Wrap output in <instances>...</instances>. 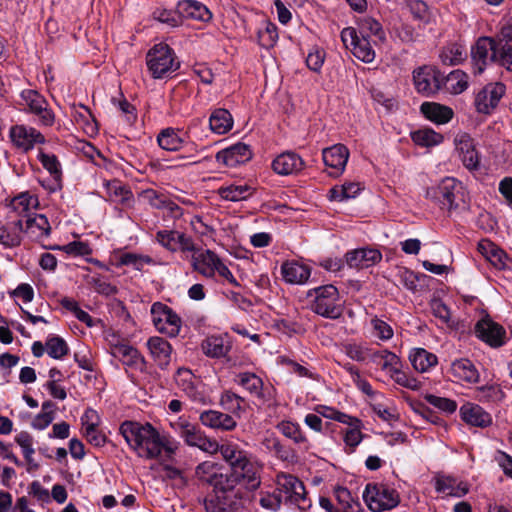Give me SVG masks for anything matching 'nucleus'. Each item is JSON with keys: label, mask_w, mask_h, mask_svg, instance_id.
<instances>
[{"label": "nucleus", "mask_w": 512, "mask_h": 512, "mask_svg": "<svg viewBox=\"0 0 512 512\" xmlns=\"http://www.w3.org/2000/svg\"><path fill=\"white\" fill-rule=\"evenodd\" d=\"M220 405L221 407L228 412V414L239 415L242 411V405L244 403V398L237 395L236 393L227 390L224 391L220 396Z\"/></svg>", "instance_id": "46"}, {"label": "nucleus", "mask_w": 512, "mask_h": 512, "mask_svg": "<svg viewBox=\"0 0 512 512\" xmlns=\"http://www.w3.org/2000/svg\"><path fill=\"white\" fill-rule=\"evenodd\" d=\"M51 227L47 217L43 214H37L32 218L26 220V227L23 232H26L32 237L40 238L49 236Z\"/></svg>", "instance_id": "40"}, {"label": "nucleus", "mask_w": 512, "mask_h": 512, "mask_svg": "<svg viewBox=\"0 0 512 512\" xmlns=\"http://www.w3.org/2000/svg\"><path fill=\"white\" fill-rule=\"evenodd\" d=\"M109 197L113 201H119L122 204H128L133 198L132 192L124 187L119 181L114 180L106 185Z\"/></svg>", "instance_id": "50"}, {"label": "nucleus", "mask_w": 512, "mask_h": 512, "mask_svg": "<svg viewBox=\"0 0 512 512\" xmlns=\"http://www.w3.org/2000/svg\"><path fill=\"white\" fill-rule=\"evenodd\" d=\"M147 347L160 369H166L171 360L172 346L170 343L158 336L148 339Z\"/></svg>", "instance_id": "26"}, {"label": "nucleus", "mask_w": 512, "mask_h": 512, "mask_svg": "<svg viewBox=\"0 0 512 512\" xmlns=\"http://www.w3.org/2000/svg\"><path fill=\"white\" fill-rule=\"evenodd\" d=\"M47 353L54 359H61L68 354L69 348L61 337L54 336L46 342Z\"/></svg>", "instance_id": "54"}, {"label": "nucleus", "mask_w": 512, "mask_h": 512, "mask_svg": "<svg viewBox=\"0 0 512 512\" xmlns=\"http://www.w3.org/2000/svg\"><path fill=\"white\" fill-rule=\"evenodd\" d=\"M371 325L373 327L375 335L383 341L390 340L393 337L392 327L385 321L374 317L371 319Z\"/></svg>", "instance_id": "62"}, {"label": "nucleus", "mask_w": 512, "mask_h": 512, "mask_svg": "<svg viewBox=\"0 0 512 512\" xmlns=\"http://www.w3.org/2000/svg\"><path fill=\"white\" fill-rule=\"evenodd\" d=\"M281 272L284 280L291 284H303L310 277L309 267L295 261L284 262Z\"/></svg>", "instance_id": "32"}, {"label": "nucleus", "mask_w": 512, "mask_h": 512, "mask_svg": "<svg viewBox=\"0 0 512 512\" xmlns=\"http://www.w3.org/2000/svg\"><path fill=\"white\" fill-rule=\"evenodd\" d=\"M38 159L42 166L50 173L55 181H59L61 178L60 163L54 154H47L43 151H39Z\"/></svg>", "instance_id": "52"}, {"label": "nucleus", "mask_w": 512, "mask_h": 512, "mask_svg": "<svg viewBox=\"0 0 512 512\" xmlns=\"http://www.w3.org/2000/svg\"><path fill=\"white\" fill-rule=\"evenodd\" d=\"M97 422H91L84 428L83 435L86 440L95 447H102L106 443V436L98 428Z\"/></svg>", "instance_id": "60"}, {"label": "nucleus", "mask_w": 512, "mask_h": 512, "mask_svg": "<svg viewBox=\"0 0 512 512\" xmlns=\"http://www.w3.org/2000/svg\"><path fill=\"white\" fill-rule=\"evenodd\" d=\"M253 189L249 185H230L227 187H221L218 190L219 195L222 199L228 201H242L252 195Z\"/></svg>", "instance_id": "42"}, {"label": "nucleus", "mask_w": 512, "mask_h": 512, "mask_svg": "<svg viewBox=\"0 0 512 512\" xmlns=\"http://www.w3.org/2000/svg\"><path fill=\"white\" fill-rule=\"evenodd\" d=\"M129 447L139 457L172 460L178 450V443L166 436H161L150 423L141 424L136 421H124L119 428Z\"/></svg>", "instance_id": "2"}, {"label": "nucleus", "mask_w": 512, "mask_h": 512, "mask_svg": "<svg viewBox=\"0 0 512 512\" xmlns=\"http://www.w3.org/2000/svg\"><path fill=\"white\" fill-rule=\"evenodd\" d=\"M221 259L211 250H205L192 257L193 268L205 277H214Z\"/></svg>", "instance_id": "29"}, {"label": "nucleus", "mask_w": 512, "mask_h": 512, "mask_svg": "<svg viewBox=\"0 0 512 512\" xmlns=\"http://www.w3.org/2000/svg\"><path fill=\"white\" fill-rule=\"evenodd\" d=\"M363 499L373 512L390 510L400 502L398 492L382 483H368L363 492Z\"/></svg>", "instance_id": "7"}, {"label": "nucleus", "mask_w": 512, "mask_h": 512, "mask_svg": "<svg viewBox=\"0 0 512 512\" xmlns=\"http://www.w3.org/2000/svg\"><path fill=\"white\" fill-rule=\"evenodd\" d=\"M175 381L178 387L187 394L195 392L194 375L189 369L179 368L175 375Z\"/></svg>", "instance_id": "58"}, {"label": "nucleus", "mask_w": 512, "mask_h": 512, "mask_svg": "<svg viewBox=\"0 0 512 512\" xmlns=\"http://www.w3.org/2000/svg\"><path fill=\"white\" fill-rule=\"evenodd\" d=\"M345 257L350 268L364 269L380 262L382 254L377 249L359 248L348 252Z\"/></svg>", "instance_id": "20"}, {"label": "nucleus", "mask_w": 512, "mask_h": 512, "mask_svg": "<svg viewBox=\"0 0 512 512\" xmlns=\"http://www.w3.org/2000/svg\"><path fill=\"white\" fill-rule=\"evenodd\" d=\"M21 98L29 111L38 116L39 122L44 126H51L54 123L55 115L48 107L46 99L36 90L27 89L22 91Z\"/></svg>", "instance_id": "13"}, {"label": "nucleus", "mask_w": 512, "mask_h": 512, "mask_svg": "<svg viewBox=\"0 0 512 512\" xmlns=\"http://www.w3.org/2000/svg\"><path fill=\"white\" fill-rule=\"evenodd\" d=\"M15 441L22 448L26 461L31 463L32 455L35 452L32 447V437L27 432H21L16 436Z\"/></svg>", "instance_id": "63"}, {"label": "nucleus", "mask_w": 512, "mask_h": 512, "mask_svg": "<svg viewBox=\"0 0 512 512\" xmlns=\"http://www.w3.org/2000/svg\"><path fill=\"white\" fill-rule=\"evenodd\" d=\"M441 61L445 65H456L465 58V52L462 46L450 44L440 54Z\"/></svg>", "instance_id": "51"}, {"label": "nucleus", "mask_w": 512, "mask_h": 512, "mask_svg": "<svg viewBox=\"0 0 512 512\" xmlns=\"http://www.w3.org/2000/svg\"><path fill=\"white\" fill-rule=\"evenodd\" d=\"M147 196L153 207L166 209L172 218L177 219L183 215L182 208L175 202L168 199H159L158 195L154 191H147Z\"/></svg>", "instance_id": "47"}, {"label": "nucleus", "mask_w": 512, "mask_h": 512, "mask_svg": "<svg viewBox=\"0 0 512 512\" xmlns=\"http://www.w3.org/2000/svg\"><path fill=\"white\" fill-rule=\"evenodd\" d=\"M159 146L167 151H177L182 147L183 140L173 128L163 129L158 137Z\"/></svg>", "instance_id": "45"}, {"label": "nucleus", "mask_w": 512, "mask_h": 512, "mask_svg": "<svg viewBox=\"0 0 512 512\" xmlns=\"http://www.w3.org/2000/svg\"><path fill=\"white\" fill-rule=\"evenodd\" d=\"M111 354L128 367L142 369L145 365L144 357L136 348L128 344L113 345L111 347Z\"/></svg>", "instance_id": "27"}, {"label": "nucleus", "mask_w": 512, "mask_h": 512, "mask_svg": "<svg viewBox=\"0 0 512 512\" xmlns=\"http://www.w3.org/2000/svg\"><path fill=\"white\" fill-rule=\"evenodd\" d=\"M304 167L302 158L294 152H284L272 162L273 170L279 175H290L300 172Z\"/></svg>", "instance_id": "25"}, {"label": "nucleus", "mask_w": 512, "mask_h": 512, "mask_svg": "<svg viewBox=\"0 0 512 512\" xmlns=\"http://www.w3.org/2000/svg\"><path fill=\"white\" fill-rule=\"evenodd\" d=\"M178 13L183 18L207 22L212 18L209 9L196 0H182L178 2Z\"/></svg>", "instance_id": "28"}, {"label": "nucleus", "mask_w": 512, "mask_h": 512, "mask_svg": "<svg viewBox=\"0 0 512 512\" xmlns=\"http://www.w3.org/2000/svg\"><path fill=\"white\" fill-rule=\"evenodd\" d=\"M311 309L318 315L336 319L342 315V307L339 304V292L333 285L320 286L315 289V299Z\"/></svg>", "instance_id": "9"}, {"label": "nucleus", "mask_w": 512, "mask_h": 512, "mask_svg": "<svg viewBox=\"0 0 512 512\" xmlns=\"http://www.w3.org/2000/svg\"><path fill=\"white\" fill-rule=\"evenodd\" d=\"M252 158V151L247 144L236 143L216 154V160L227 167H236L244 164Z\"/></svg>", "instance_id": "19"}, {"label": "nucleus", "mask_w": 512, "mask_h": 512, "mask_svg": "<svg viewBox=\"0 0 512 512\" xmlns=\"http://www.w3.org/2000/svg\"><path fill=\"white\" fill-rule=\"evenodd\" d=\"M343 352L352 360L362 362L366 359L368 349L356 343H347L343 345Z\"/></svg>", "instance_id": "64"}, {"label": "nucleus", "mask_w": 512, "mask_h": 512, "mask_svg": "<svg viewBox=\"0 0 512 512\" xmlns=\"http://www.w3.org/2000/svg\"><path fill=\"white\" fill-rule=\"evenodd\" d=\"M152 15L155 20L166 24L169 27H177L181 25V16L178 13V8L175 11L157 8Z\"/></svg>", "instance_id": "53"}, {"label": "nucleus", "mask_w": 512, "mask_h": 512, "mask_svg": "<svg viewBox=\"0 0 512 512\" xmlns=\"http://www.w3.org/2000/svg\"><path fill=\"white\" fill-rule=\"evenodd\" d=\"M334 494L338 503L342 506V512H362L360 503L352 497L347 488L336 486Z\"/></svg>", "instance_id": "44"}, {"label": "nucleus", "mask_w": 512, "mask_h": 512, "mask_svg": "<svg viewBox=\"0 0 512 512\" xmlns=\"http://www.w3.org/2000/svg\"><path fill=\"white\" fill-rule=\"evenodd\" d=\"M444 74L438 69L423 66L413 72V81L417 92L431 96L442 89Z\"/></svg>", "instance_id": "12"}, {"label": "nucleus", "mask_w": 512, "mask_h": 512, "mask_svg": "<svg viewBox=\"0 0 512 512\" xmlns=\"http://www.w3.org/2000/svg\"><path fill=\"white\" fill-rule=\"evenodd\" d=\"M424 399L432 406L447 414H452L457 409L456 401L449 398L439 397L433 394H426Z\"/></svg>", "instance_id": "59"}, {"label": "nucleus", "mask_w": 512, "mask_h": 512, "mask_svg": "<svg viewBox=\"0 0 512 512\" xmlns=\"http://www.w3.org/2000/svg\"><path fill=\"white\" fill-rule=\"evenodd\" d=\"M322 156L326 167L331 169L329 175L338 177L343 173L346 167L349 158V150L342 144H336L332 147L325 148Z\"/></svg>", "instance_id": "16"}, {"label": "nucleus", "mask_w": 512, "mask_h": 512, "mask_svg": "<svg viewBox=\"0 0 512 512\" xmlns=\"http://www.w3.org/2000/svg\"><path fill=\"white\" fill-rule=\"evenodd\" d=\"M152 322L156 329L168 335L176 337L179 335L182 320L179 315L169 306L161 302H155L151 306Z\"/></svg>", "instance_id": "10"}, {"label": "nucleus", "mask_w": 512, "mask_h": 512, "mask_svg": "<svg viewBox=\"0 0 512 512\" xmlns=\"http://www.w3.org/2000/svg\"><path fill=\"white\" fill-rule=\"evenodd\" d=\"M147 66L154 78H163L179 68L173 50L167 44H157L147 54Z\"/></svg>", "instance_id": "8"}, {"label": "nucleus", "mask_w": 512, "mask_h": 512, "mask_svg": "<svg viewBox=\"0 0 512 512\" xmlns=\"http://www.w3.org/2000/svg\"><path fill=\"white\" fill-rule=\"evenodd\" d=\"M10 138L15 146L28 151L37 143L45 142V137L35 128L25 125H15L10 129Z\"/></svg>", "instance_id": "17"}, {"label": "nucleus", "mask_w": 512, "mask_h": 512, "mask_svg": "<svg viewBox=\"0 0 512 512\" xmlns=\"http://www.w3.org/2000/svg\"><path fill=\"white\" fill-rule=\"evenodd\" d=\"M219 451L245 492L260 486L262 467L251 455L232 443L221 445Z\"/></svg>", "instance_id": "4"}, {"label": "nucleus", "mask_w": 512, "mask_h": 512, "mask_svg": "<svg viewBox=\"0 0 512 512\" xmlns=\"http://www.w3.org/2000/svg\"><path fill=\"white\" fill-rule=\"evenodd\" d=\"M468 87V76L462 70H454L448 75H444L442 88L451 94H460Z\"/></svg>", "instance_id": "38"}, {"label": "nucleus", "mask_w": 512, "mask_h": 512, "mask_svg": "<svg viewBox=\"0 0 512 512\" xmlns=\"http://www.w3.org/2000/svg\"><path fill=\"white\" fill-rule=\"evenodd\" d=\"M409 360L416 371H428L438 362L437 356L424 348H415L409 354Z\"/></svg>", "instance_id": "36"}, {"label": "nucleus", "mask_w": 512, "mask_h": 512, "mask_svg": "<svg viewBox=\"0 0 512 512\" xmlns=\"http://www.w3.org/2000/svg\"><path fill=\"white\" fill-rule=\"evenodd\" d=\"M23 232V221L18 219L7 223L0 222V243L5 247H15L21 243V233Z\"/></svg>", "instance_id": "34"}, {"label": "nucleus", "mask_w": 512, "mask_h": 512, "mask_svg": "<svg viewBox=\"0 0 512 512\" xmlns=\"http://www.w3.org/2000/svg\"><path fill=\"white\" fill-rule=\"evenodd\" d=\"M38 199L37 197L30 195L28 192H24L14 197L11 201V207L19 213L26 212L30 208H37Z\"/></svg>", "instance_id": "56"}, {"label": "nucleus", "mask_w": 512, "mask_h": 512, "mask_svg": "<svg viewBox=\"0 0 512 512\" xmlns=\"http://www.w3.org/2000/svg\"><path fill=\"white\" fill-rule=\"evenodd\" d=\"M277 503L295 504L300 510L310 507L302 481L292 474L279 473L276 477Z\"/></svg>", "instance_id": "6"}, {"label": "nucleus", "mask_w": 512, "mask_h": 512, "mask_svg": "<svg viewBox=\"0 0 512 512\" xmlns=\"http://www.w3.org/2000/svg\"><path fill=\"white\" fill-rule=\"evenodd\" d=\"M158 242L170 251L194 252L193 239L185 233L175 230H161L156 234Z\"/></svg>", "instance_id": "15"}, {"label": "nucleus", "mask_w": 512, "mask_h": 512, "mask_svg": "<svg viewBox=\"0 0 512 512\" xmlns=\"http://www.w3.org/2000/svg\"><path fill=\"white\" fill-rule=\"evenodd\" d=\"M86 280L99 294L110 296L117 293V288L101 275L87 276Z\"/></svg>", "instance_id": "57"}, {"label": "nucleus", "mask_w": 512, "mask_h": 512, "mask_svg": "<svg viewBox=\"0 0 512 512\" xmlns=\"http://www.w3.org/2000/svg\"><path fill=\"white\" fill-rule=\"evenodd\" d=\"M420 110L427 119L437 124L448 123L454 115L450 107L435 102L422 103Z\"/></svg>", "instance_id": "33"}, {"label": "nucleus", "mask_w": 512, "mask_h": 512, "mask_svg": "<svg viewBox=\"0 0 512 512\" xmlns=\"http://www.w3.org/2000/svg\"><path fill=\"white\" fill-rule=\"evenodd\" d=\"M360 35L362 37L374 36L379 42L386 40L385 32L382 25L371 17H364L359 23Z\"/></svg>", "instance_id": "43"}, {"label": "nucleus", "mask_w": 512, "mask_h": 512, "mask_svg": "<svg viewBox=\"0 0 512 512\" xmlns=\"http://www.w3.org/2000/svg\"><path fill=\"white\" fill-rule=\"evenodd\" d=\"M353 55L365 63H371L375 59V51L366 37H360L352 47Z\"/></svg>", "instance_id": "49"}, {"label": "nucleus", "mask_w": 512, "mask_h": 512, "mask_svg": "<svg viewBox=\"0 0 512 512\" xmlns=\"http://www.w3.org/2000/svg\"><path fill=\"white\" fill-rule=\"evenodd\" d=\"M277 429L287 438L293 440V442L303 449L309 448V442L307 437L304 435L300 425L291 421H281L277 425Z\"/></svg>", "instance_id": "39"}, {"label": "nucleus", "mask_w": 512, "mask_h": 512, "mask_svg": "<svg viewBox=\"0 0 512 512\" xmlns=\"http://www.w3.org/2000/svg\"><path fill=\"white\" fill-rule=\"evenodd\" d=\"M412 140L422 147H430L440 144L443 136L431 129H422L412 133Z\"/></svg>", "instance_id": "48"}, {"label": "nucleus", "mask_w": 512, "mask_h": 512, "mask_svg": "<svg viewBox=\"0 0 512 512\" xmlns=\"http://www.w3.org/2000/svg\"><path fill=\"white\" fill-rule=\"evenodd\" d=\"M257 38L260 46L266 49L273 47L278 38L276 26L271 23L265 24L264 28L258 30Z\"/></svg>", "instance_id": "55"}, {"label": "nucleus", "mask_w": 512, "mask_h": 512, "mask_svg": "<svg viewBox=\"0 0 512 512\" xmlns=\"http://www.w3.org/2000/svg\"><path fill=\"white\" fill-rule=\"evenodd\" d=\"M478 399L480 401L498 402L504 398V392L499 385L491 384L478 388Z\"/></svg>", "instance_id": "61"}, {"label": "nucleus", "mask_w": 512, "mask_h": 512, "mask_svg": "<svg viewBox=\"0 0 512 512\" xmlns=\"http://www.w3.org/2000/svg\"><path fill=\"white\" fill-rule=\"evenodd\" d=\"M435 489L439 493L454 497H463L469 491L467 483L458 482L454 477L445 475H438L435 478Z\"/></svg>", "instance_id": "30"}, {"label": "nucleus", "mask_w": 512, "mask_h": 512, "mask_svg": "<svg viewBox=\"0 0 512 512\" xmlns=\"http://www.w3.org/2000/svg\"><path fill=\"white\" fill-rule=\"evenodd\" d=\"M426 197L433 199L441 209L449 213L466 212L470 208L465 187L453 177H446L437 186L428 188Z\"/></svg>", "instance_id": "5"}, {"label": "nucleus", "mask_w": 512, "mask_h": 512, "mask_svg": "<svg viewBox=\"0 0 512 512\" xmlns=\"http://www.w3.org/2000/svg\"><path fill=\"white\" fill-rule=\"evenodd\" d=\"M459 412L461 419L469 425L485 428L492 424L491 415L477 404L466 403Z\"/></svg>", "instance_id": "24"}, {"label": "nucleus", "mask_w": 512, "mask_h": 512, "mask_svg": "<svg viewBox=\"0 0 512 512\" xmlns=\"http://www.w3.org/2000/svg\"><path fill=\"white\" fill-rule=\"evenodd\" d=\"M478 251L489 260L495 267L502 268L505 266V252L488 239H482L478 243Z\"/></svg>", "instance_id": "37"}, {"label": "nucleus", "mask_w": 512, "mask_h": 512, "mask_svg": "<svg viewBox=\"0 0 512 512\" xmlns=\"http://www.w3.org/2000/svg\"><path fill=\"white\" fill-rule=\"evenodd\" d=\"M475 73H482L489 61L512 71V25L502 27L497 39L480 37L471 49Z\"/></svg>", "instance_id": "3"}, {"label": "nucleus", "mask_w": 512, "mask_h": 512, "mask_svg": "<svg viewBox=\"0 0 512 512\" xmlns=\"http://www.w3.org/2000/svg\"><path fill=\"white\" fill-rule=\"evenodd\" d=\"M234 381L263 403L270 404L275 400L274 387L265 386L263 380L253 372H241L236 375Z\"/></svg>", "instance_id": "11"}, {"label": "nucleus", "mask_w": 512, "mask_h": 512, "mask_svg": "<svg viewBox=\"0 0 512 512\" xmlns=\"http://www.w3.org/2000/svg\"><path fill=\"white\" fill-rule=\"evenodd\" d=\"M506 92V86L501 82L489 83L475 97V107L479 113L490 114Z\"/></svg>", "instance_id": "14"}, {"label": "nucleus", "mask_w": 512, "mask_h": 512, "mask_svg": "<svg viewBox=\"0 0 512 512\" xmlns=\"http://www.w3.org/2000/svg\"><path fill=\"white\" fill-rule=\"evenodd\" d=\"M452 375L462 381L475 383L479 380V373L474 364L468 359L455 360L451 365Z\"/></svg>", "instance_id": "35"}, {"label": "nucleus", "mask_w": 512, "mask_h": 512, "mask_svg": "<svg viewBox=\"0 0 512 512\" xmlns=\"http://www.w3.org/2000/svg\"><path fill=\"white\" fill-rule=\"evenodd\" d=\"M196 475L213 487L214 496L205 501L208 512H243L245 490L230 470L222 472L214 464L204 462L197 466Z\"/></svg>", "instance_id": "1"}, {"label": "nucleus", "mask_w": 512, "mask_h": 512, "mask_svg": "<svg viewBox=\"0 0 512 512\" xmlns=\"http://www.w3.org/2000/svg\"><path fill=\"white\" fill-rule=\"evenodd\" d=\"M209 124L213 132L225 134L232 128V116L226 109H216L210 116Z\"/></svg>", "instance_id": "41"}, {"label": "nucleus", "mask_w": 512, "mask_h": 512, "mask_svg": "<svg viewBox=\"0 0 512 512\" xmlns=\"http://www.w3.org/2000/svg\"><path fill=\"white\" fill-rule=\"evenodd\" d=\"M180 437L188 446L197 447L204 452L215 453L220 449L218 443L206 437L195 424H192L190 428L186 429Z\"/></svg>", "instance_id": "23"}, {"label": "nucleus", "mask_w": 512, "mask_h": 512, "mask_svg": "<svg viewBox=\"0 0 512 512\" xmlns=\"http://www.w3.org/2000/svg\"><path fill=\"white\" fill-rule=\"evenodd\" d=\"M203 353L211 358L226 356L232 348L228 338L223 336H210L202 342Z\"/></svg>", "instance_id": "31"}, {"label": "nucleus", "mask_w": 512, "mask_h": 512, "mask_svg": "<svg viewBox=\"0 0 512 512\" xmlns=\"http://www.w3.org/2000/svg\"><path fill=\"white\" fill-rule=\"evenodd\" d=\"M199 420L206 427L222 431H232L237 426L234 416L217 410L203 411Z\"/></svg>", "instance_id": "22"}, {"label": "nucleus", "mask_w": 512, "mask_h": 512, "mask_svg": "<svg viewBox=\"0 0 512 512\" xmlns=\"http://www.w3.org/2000/svg\"><path fill=\"white\" fill-rule=\"evenodd\" d=\"M455 146L464 166L469 170H476L479 166V156L473 139L466 133L457 135Z\"/></svg>", "instance_id": "21"}, {"label": "nucleus", "mask_w": 512, "mask_h": 512, "mask_svg": "<svg viewBox=\"0 0 512 512\" xmlns=\"http://www.w3.org/2000/svg\"><path fill=\"white\" fill-rule=\"evenodd\" d=\"M475 333L490 346L499 347L504 343V328L489 317H484L477 322Z\"/></svg>", "instance_id": "18"}]
</instances>
